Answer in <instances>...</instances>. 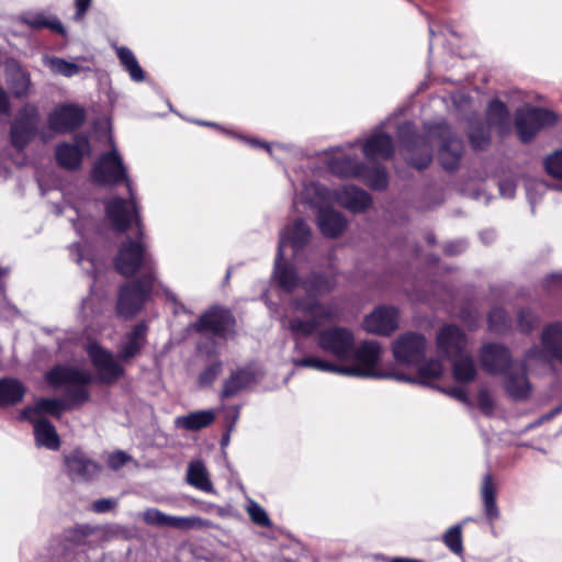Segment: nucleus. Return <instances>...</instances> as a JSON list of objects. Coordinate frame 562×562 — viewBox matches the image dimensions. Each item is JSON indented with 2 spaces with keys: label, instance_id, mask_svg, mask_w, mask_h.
<instances>
[{
  "label": "nucleus",
  "instance_id": "nucleus-58",
  "mask_svg": "<svg viewBox=\"0 0 562 562\" xmlns=\"http://www.w3.org/2000/svg\"><path fill=\"white\" fill-rule=\"evenodd\" d=\"M411 128H412L411 124L409 123H405L404 125H402L400 127V134H402L404 132H411Z\"/></svg>",
  "mask_w": 562,
  "mask_h": 562
},
{
  "label": "nucleus",
  "instance_id": "nucleus-41",
  "mask_svg": "<svg viewBox=\"0 0 562 562\" xmlns=\"http://www.w3.org/2000/svg\"><path fill=\"white\" fill-rule=\"evenodd\" d=\"M246 512L248 513L251 521L261 527H270L271 520L265 510L257 502L249 499L246 506Z\"/></svg>",
  "mask_w": 562,
  "mask_h": 562
},
{
  "label": "nucleus",
  "instance_id": "nucleus-39",
  "mask_svg": "<svg viewBox=\"0 0 562 562\" xmlns=\"http://www.w3.org/2000/svg\"><path fill=\"white\" fill-rule=\"evenodd\" d=\"M116 54L121 64L124 66L125 70L130 74L134 81L139 82L145 79L144 70L139 66L134 53L130 48L125 46L117 47Z\"/></svg>",
  "mask_w": 562,
  "mask_h": 562
},
{
  "label": "nucleus",
  "instance_id": "nucleus-63",
  "mask_svg": "<svg viewBox=\"0 0 562 562\" xmlns=\"http://www.w3.org/2000/svg\"><path fill=\"white\" fill-rule=\"evenodd\" d=\"M559 411H560V409H555V411L550 415V417H551V416H553L554 414L559 413Z\"/></svg>",
  "mask_w": 562,
  "mask_h": 562
},
{
  "label": "nucleus",
  "instance_id": "nucleus-27",
  "mask_svg": "<svg viewBox=\"0 0 562 562\" xmlns=\"http://www.w3.org/2000/svg\"><path fill=\"white\" fill-rule=\"evenodd\" d=\"M146 340V326L144 324L135 325L130 333L126 334L119 348V357L123 361L137 356Z\"/></svg>",
  "mask_w": 562,
  "mask_h": 562
},
{
  "label": "nucleus",
  "instance_id": "nucleus-36",
  "mask_svg": "<svg viewBox=\"0 0 562 562\" xmlns=\"http://www.w3.org/2000/svg\"><path fill=\"white\" fill-rule=\"evenodd\" d=\"M188 482L194 487L211 493L213 485L209 479L205 465L201 461H192L188 469Z\"/></svg>",
  "mask_w": 562,
  "mask_h": 562
},
{
  "label": "nucleus",
  "instance_id": "nucleus-23",
  "mask_svg": "<svg viewBox=\"0 0 562 562\" xmlns=\"http://www.w3.org/2000/svg\"><path fill=\"white\" fill-rule=\"evenodd\" d=\"M435 133L442 140V145L439 150L441 165L446 169L456 168L463 153V144L461 139L454 137L449 126L446 124H440Z\"/></svg>",
  "mask_w": 562,
  "mask_h": 562
},
{
  "label": "nucleus",
  "instance_id": "nucleus-24",
  "mask_svg": "<svg viewBox=\"0 0 562 562\" xmlns=\"http://www.w3.org/2000/svg\"><path fill=\"white\" fill-rule=\"evenodd\" d=\"M83 120L85 114L79 106L61 105L49 114L48 125L57 133H67L80 126Z\"/></svg>",
  "mask_w": 562,
  "mask_h": 562
},
{
  "label": "nucleus",
  "instance_id": "nucleus-6",
  "mask_svg": "<svg viewBox=\"0 0 562 562\" xmlns=\"http://www.w3.org/2000/svg\"><path fill=\"white\" fill-rule=\"evenodd\" d=\"M327 166L333 173L339 177L361 178L372 189L380 190L387 184L385 170L382 168L366 169L357 161L352 145L335 149L327 160Z\"/></svg>",
  "mask_w": 562,
  "mask_h": 562
},
{
  "label": "nucleus",
  "instance_id": "nucleus-15",
  "mask_svg": "<svg viewBox=\"0 0 562 562\" xmlns=\"http://www.w3.org/2000/svg\"><path fill=\"white\" fill-rule=\"evenodd\" d=\"M145 524L155 527H169L178 530L202 529L211 526L210 521L199 517L170 516L157 508H148L142 514Z\"/></svg>",
  "mask_w": 562,
  "mask_h": 562
},
{
  "label": "nucleus",
  "instance_id": "nucleus-22",
  "mask_svg": "<svg viewBox=\"0 0 562 562\" xmlns=\"http://www.w3.org/2000/svg\"><path fill=\"white\" fill-rule=\"evenodd\" d=\"M90 144L86 136H77L74 143H64L57 146L55 156L59 166L66 169H76L80 166L82 157L90 154Z\"/></svg>",
  "mask_w": 562,
  "mask_h": 562
},
{
  "label": "nucleus",
  "instance_id": "nucleus-26",
  "mask_svg": "<svg viewBox=\"0 0 562 562\" xmlns=\"http://www.w3.org/2000/svg\"><path fill=\"white\" fill-rule=\"evenodd\" d=\"M392 137L380 130L374 131L362 144V151L368 159H387L393 154Z\"/></svg>",
  "mask_w": 562,
  "mask_h": 562
},
{
  "label": "nucleus",
  "instance_id": "nucleus-50",
  "mask_svg": "<svg viewBox=\"0 0 562 562\" xmlns=\"http://www.w3.org/2000/svg\"><path fill=\"white\" fill-rule=\"evenodd\" d=\"M116 506V502L109 498H101L93 503L92 508L97 513H105Z\"/></svg>",
  "mask_w": 562,
  "mask_h": 562
},
{
  "label": "nucleus",
  "instance_id": "nucleus-38",
  "mask_svg": "<svg viewBox=\"0 0 562 562\" xmlns=\"http://www.w3.org/2000/svg\"><path fill=\"white\" fill-rule=\"evenodd\" d=\"M22 21L33 29L46 27L60 34L65 33V29L57 18L46 15L42 12L27 13L22 16Z\"/></svg>",
  "mask_w": 562,
  "mask_h": 562
},
{
  "label": "nucleus",
  "instance_id": "nucleus-28",
  "mask_svg": "<svg viewBox=\"0 0 562 562\" xmlns=\"http://www.w3.org/2000/svg\"><path fill=\"white\" fill-rule=\"evenodd\" d=\"M215 417L216 413L213 409L195 411L178 416L175 419V425L179 429L194 431L210 426L215 420Z\"/></svg>",
  "mask_w": 562,
  "mask_h": 562
},
{
  "label": "nucleus",
  "instance_id": "nucleus-53",
  "mask_svg": "<svg viewBox=\"0 0 562 562\" xmlns=\"http://www.w3.org/2000/svg\"><path fill=\"white\" fill-rule=\"evenodd\" d=\"M442 392L447 393L451 397L465 403L468 401V395L464 389L456 386L448 390H441Z\"/></svg>",
  "mask_w": 562,
  "mask_h": 562
},
{
  "label": "nucleus",
  "instance_id": "nucleus-1",
  "mask_svg": "<svg viewBox=\"0 0 562 562\" xmlns=\"http://www.w3.org/2000/svg\"><path fill=\"white\" fill-rule=\"evenodd\" d=\"M311 229L303 221H295L286 226L280 234L278 255L276 258L274 278L286 292L302 289L306 297H295L281 317V324L294 336L306 337L315 334L322 326L338 321L341 308L337 302L319 303L317 296L333 291L336 281L333 276L313 274L308 280L302 281L292 265L282 266L281 260L286 246L297 251L308 243Z\"/></svg>",
  "mask_w": 562,
  "mask_h": 562
},
{
  "label": "nucleus",
  "instance_id": "nucleus-19",
  "mask_svg": "<svg viewBox=\"0 0 562 562\" xmlns=\"http://www.w3.org/2000/svg\"><path fill=\"white\" fill-rule=\"evenodd\" d=\"M467 337L464 333L454 325H446L440 328L436 336V348L440 357L454 359L464 352Z\"/></svg>",
  "mask_w": 562,
  "mask_h": 562
},
{
  "label": "nucleus",
  "instance_id": "nucleus-2",
  "mask_svg": "<svg viewBox=\"0 0 562 562\" xmlns=\"http://www.w3.org/2000/svg\"><path fill=\"white\" fill-rule=\"evenodd\" d=\"M109 153L102 154L92 168V177L100 184H116L123 182L128 191V199L112 198L106 202V216L120 231L127 229L133 222L140 224L138 206L132 181L124 165L123 157L114 145L112 135L109 136Z\"/></svg>",
  "mask_w": 562,
  "mask_h": 562
},
{
  "label": "nucleus",
  "instance_id": "nucleus-56",
  "mask_svg": "<svg viewBox=\"0 0 562 562\" xmlns=\"http://www.w3.org/2000/svg\"><path fill=\"white\" fill-rule=\"evenodd\" d=\"M456 246H457V249H453L452 248L453 247L452 244L448 245L447 249H446L447 252L454 255V254L461 252L464 249V244L463 243H457Z\"/></svg>",
  "mask_w": 562,
  "mask_h": 562
},
{
  "label": "nucleus",
  "instance_id": "nucleus-61",
  "mask_svg": "<svg viewBox=\"0 0 562 562\" xmlns=\"http://www.w3.org/2000/svg\"><path fill=\"white\" fill-rule=\"evenodd\" d=\"M5 273H7V271H5L4 269H1V268H0V277H1V276H4Z\"/></svg>",
  "mask_w": 562,
  "mask_h": 562
},
{
  "label": "nucleus",
  "instance_id": "nucleus-20",
  "mask_svg": "<svg viewBox=\"0 0 562 562\" xmlns=\"http://www.w3.org/2000/svg\"><path fill=\"white\" fill-rule=\"evenodd\" d=\"M67 474L71 480L90 481L101 473V465L81 450H74L65 457Z\"/></svg>",
  "mask_w": 562,
  "mask_h": 562
},
{
  "label": "nucleus",
  "instance_id": "nucleus-45",
  "mask_svg": "<svg viewBox=\"0 0 562 562\" xmlns=\"http://www.w3.org/2000/svg\"><path fill=\"white\" fill-rule=\"evenodd\" d=\"M490 329L501 333L508 327V317L503 308H494L488 315Z\"/></svg>",
  "mask_w": 562,
  "mask_h": 562
},
{
  "label": "nucleus",
  "instance_id": "nucleus-34",
  "mask_svg": "<svg viewBox=\"0 0 562 562\" xmlns=\"http://www.w3.org/2000/svg\"><path fill=\"white\" fill-rule=\"evenodd\" d=\"M44 65L55 75H60L67 78L74 77L80 74L82 70H86L83 66L68 61L60 57L55 56H46L43 59Z\"/></svg>",
  "mask_w": 562,
  "mask_h": 562
},
{
  "label": "nucleus",
  "instance_id": "nucleus-47",
  "mask_svg": "<svg viewBox=\"0 0 562 562\" xmlns=\"http://www.w3.org/2000/svg\"><path fill=\"white\" fill-rule=\"evenodd\" d=\"M537 323V318L529 310H521L518 314V324L521 331H530Z\"/></svg>",
  "mask_w": 562,
  "mask_h": 562
},
{
  "label": "nucleus",
  "instance_id": "nucleus-16",
  "mask_svg": "<svg viewBox=\"0 0 562 562\" xmlns=\"http://www.w3.org/2000/svg\"><path fill=\"white\" fill-rule=\"evenodd\" d=\"M38 112L33 105L24 106L11 126V140L15 148L23 149L35 136Z\"/></svg>",
  "mask_w": 562,
  "mask_h": 562
},
{
  "label": "nucleus",
  "instance_id": "nucleus-48",
  "mask_svg": "<svg viewBox=\"0 0 562 562\" xmlns=\"http://www.w3.org/2000/svg\"><path fill=\"white\" fill-rule=\"evenodd\" d=\"M222 371V364L221 362H217V363H214V364H211L210 367H207L200 375V382L202 384H210L212 383L216 378L217 375L221 373Z\"/></svg>",
  "mask_w": 562,
  "mask_h": 562
},
{
  "label": "nucleus",
  "instance_id": "nucleus-8",
  "mask_svg": "<svg viewBox=\"0 0 562 562\" xmlns=\"http://www.w3.org/2000/svg\"><path fill=\"white\" fill-rule=\"evenodd\" d=\"M541 342L542 347L535 346L526 352L521 374L526 375V369L536 370L547 366L550 361L549 355L562 363V325L548 326L541 335Z\"/></svg>",
  "mask_w": 562,
  "mask_h": 562
},
{
  "label": "nucleus",
  "instance_id": "nucleus-32",
  "mask_svg": "<svg viewBox=\"0 0 562 562\" xmlns=\"http://www.w3.org/2000/svg\"><path fill=\"white\" fill-rule=\"evenodd\" d=\"M64 411V402L57 398H41L34 407H26L21 413L22 419H38L42 412L59 417Z\"/></svg>",
  "mask_w": 562,
  "mask_h": 562
},
{
  "label": "nucleus",
  "instance_id": "nucleus-4",
  "mask_svg": "<svg viewBox=\"0 0 562 562\" xmlns=\"http://www.w3.org/2000/svg\"><path fill=\"white\" fill-rule=\"evenodd\" d=\"M482 368L491 374H504V386L510 397L517 401L530 395L531 385L525 374H518V368L512 363L509 351L496 344L482 347L480 352Z\"/></svg>",
  "mask_w": 562,
  "mask_h": 562
},
{
  "label": "nucleus",
  "instance_id": "nucleus-25",
  "mask_svg": "<svg viewBox=\"0 0 562 562\" xmlns=\"http://www.w3.org/2000/svg\"><path fill=\"white\" fill-rule=\"evenodd\" d=\"M331 201L346 207L347 210L359 213L367 210L371 205L370 195L353 186H346L339 190L330 192Z\"/></svg>",
  "mask_w": 562,
  "mask_h": 562
},
{
  "label": "nucleus",
  "instance_id": "nucleus-30",
  "mask_svg": "<svg viewBox=\"0 0 562 562\" xmlns=\"http://www.w3.org/2000/svg\"><path fill=\"white\" fill-rule=\"evenodd\" d=\"M30 420L34 424L36 443L50 450H57L60 446V440L54 425L45 418Z\"/></svg>",
  "mask_w": 562,
  "mask_h": 562
},
{
  "label": "nucleus",
  "instance_id": "nucleus-64",
  "mask_svg": "<svg viewBox=\"0 0 562 562\" xmlns=\"http://www.w3.org/2000/svg\"><path fill=\"white\" fill-rule=\"evenodd\" d=\"M530 186H531V183H530V184H528V188H527V191H528V194H529V195H530Z\"/></svg>",
  "mask_w": 562,
  "mask_h": 562
},
{
  "label": "nucleus",
  "instance_id": "nucleus-12",
  "mask_svg": "<svg viewBox=\"0 0 562 562\" xmlns=\"http://www.w3.org/2000/svg\"><path fill=\"white\" fill-rule=\"evenodd\" d=\"M558 116L554 112L541 108H525L516 113V130L519 138L530 142L543 127L555 124Z\"/></svg>",
  "mask_w": 562,
  "mask_h": 562
},
{
  "label": "nucleus",
  "instance_id": "nucleus-31",
  "mask_svg": "<svg viewBox=\"0 0 562 562\" xmlns=\"http://www.w3.org/2000/svg\"><path fill=\"white\" fill-rule=\"evenodd\" d=\"M452 361V375L457 382L468 383L475 379L476 367L473 358L463 352L456 357Z\"/></svg>",
  "mask_w": 562,
  "mask_h": 562
},
{
  "label": "nucleus",
  "instance_id": "nucleus-33",
  "mask_svg": "<svg viewBox=\"0 0 562 562\" xmlns=\"http://www.w3.org/2000/svg\"><path fill=\"white\" fill-rule=\"evenodd\" d=\"M25 394L24 385L15 379L0 380V406L13 405Z\"/></svg>",
  "mask_w": 562,
  "mask_h": 562
},
{
  "label": "nucleus",
  "instance_id": "nucleus-49",
  "mask_svg": "<svg viewBox=\"0 0 562 562\" xmlns=\"http://www.w3.org/2000/svg\"><path fill=\"white\" fill-rule=\"evenodd\" d=\"M92 0H75L76 13L74 19L76 21H81L86 15L87 11L90 9Z\"/></svg>",
  "mask_w": 562,
  "mask_h": 562
},
{
  "label": "nucleus",
  "instance_id": "nucleus-5",
  "mask_svg": "<svg viewBox=\"0 0 562 562\" xmlns=\"http://www.w3.org/2000/svg\"><path fill=\"white\" fill-rule=\"evenodd\" d=\"M301 198L318 210L317 224L324 236L335 238L345 231L346 218L330 207L334 203L330 191L317 183H308L304 186Z\"/></svg>",
  "mask_w": 562,
  "mask_h": 562
},
{
  "label": "nucleus",
  "instance_id": "nucleus-40",
  "mask_svg": "<svg viewBox=\"0 0 562 562\" xmlns=\"http://www.w3.org/2000/svg\"><path fill=\"white\" fill-rule=\"evenodd\" d=\"M445 544L456 554H461L463 551L462 544V526L454 525L450 527L442 537Z\"/></svg>",
  "mask_w": 562,
  "mask_h": 562
},
{
  "label": "nucleus",
  "instance_id": "nucleus-29",
  "mask_svg": "<svg viewBox=\"0 0 562 562\" xmlns=\"http://www.w3.org/2000/svg\"><path fill=\"white\" fill-rule=\"evenodd\" d=\"M257 381V372L252 368L238 370L225 381L223 397H232Z\"/></svg>",
  "mask_w": 562,
  "mask_h": 562
},
{
  "label": "nucleus",
  "instance_id": "nucleus-10",
  "mask_svg": "<svg viewBox=\"0 0 562 562\" xmlns=\"http://www.w3.org/2000/svg\"><path fill=\"white\" fill-rule=\"evenodd\" d=\"M115 267L123 276H133L140 268H144L147 273L142 280L149 277L154 280L155 265L153 258L146 251L144 245L138 241L128 240L121 246L115 259Z\"/></svg>",
  "mask_w": 562,
  "mask_h": 562
},
{
  "label": "nucleus",
  "instance_id": "nucleus-17",
  "mask_svg": "<svg viewBox=\"0 0 562 562\" xmlns=\"http://www.w3.org/2000/svg\"><path fill=\"white\" fill-rule=\"evenodd\" d=\"M366 331L380 336H390L398 328V312L395 307L381 305L363 319Z\"/></svg>",
  "mask_w": 562,
  "mask_h": 562
},
{
  "label": "nucleus",
  "instance_id": "nucleus-55",
  "mask_svg": "<svg viewBox=\"0 0 562 562\" xmlns=\"http://www.w3.org/2000/svg\"><path fill=\"white\" fill-rule=\"evenodd\" d=\"M71 256L74 258V260L79 263V265H83V257L81 255V251L79 249V246L78 245H74L72 248H71Z\"/></svg>",
  "mask_w": 562,
  "mask_h": 562
},
{
  "label": "nucleus",
  "instance_id": "nucleus-42",
  "mask_svg": "<svg viewBox=\"0 0 562 562\" xmlns=\"http://www.w3.org/2000/svg\"><path fill=\"white\" fill-rule=\"evenodd\" d=\"M423 148H422V155L418 158H415L413 154L415 153L416 145L419 144V142L414 144H407V151L412 154V156L407 157L409 164H412L414 167L418 169L426 168L429 162L431 161V149L430 147L423 140Z\"/></svg>",
  "mask_w": 562,
  "mask_h": 562
},
{
  "label": "nucleus",
  "instance_id": "nucleus-9",
  "mask_svg": "<svg viewBox=\"0 0 562 562\" xmlns=\"http://www.w3.org/2000/svg\"><path fill=\"white\" fill-rule=\"evenodd\" d=\"M487 127L475 122L471 123L469 128V139L475 149H484L491 140L490 130L494 128L499 134L507 131L508 111L506 105L499 100H493L487 106Z\"/></svg>",
  "mask_w": 562,
  "mask_h": 562
},
{
  "label": "nucleus",
  "instance_id": "nucleus-57",
  "mask_svg": "<svg viewBox=\"0 0 562 562\" xmlns=\"http://www.w3.org/2000/svg\"><path fill=\"white\" fill-rule=\"evenodd\" d=\"M391 562H420L419 560L414 559H405V558H394Z\"/></svg>",
  "mask_w": 562,
  "mask_h": 562
},
{
  "label": "nucleus",
  "instance_id": "nucleus-11",
  "mask_svg": "<svg viewBox=\"0 0 562 562\" xmlns=\"http://www.w3.org/2000/svg\"><path fill=\"white\" fill-rule=\"evenodd\" d=\"M355 344L356 339L352 331L341 326L329 327L321 330L317 335L319 349L340 361L351 359Z\"/></svg>",
  "mask_w": 562,
  "mask_h": 562
},
{
  "label": "nucleus",
  "instance_id": "nucleus-14",
  "mask_svg": "<svg viewBox=\"0 0 562 562\" xmlns=\"http://www.w3.org/2000/svg\"><path fill=\"white\" fill-rule=\"evenodd\" d=\"M154 280L149 277L146 280L130 282L121 288L117 299V313L124 318L135 315L147 299Z\"/></svg>",
  "mask_w": 562,
  "mask_h": 562
},
{
  "label": "nucleus",
  "instance_id": "nucleus-62",
  "mask_svg": "<svg viewBox=\"0 0 562 562\" xmlns=\"http://www.w3.org/2000/svg\"><path fill=\"white\" fill-rule=\"evenodd\" d=\"M552 278H562V274H554Z\"/></svg>",
  "mask_w": 562,
  "mask_h": 562
},
{
  "label": "nucleus",
  "instance_id": "nucleus-51",
  "mask_svg": "<svg viewBox=\"0 0 562 562\" xmlns=\"http://www.w3.org/2000/svg\"><path fill=\"white\" fill-rule=\"evenodd\" d=\"M516 190V183L514 180H504L499 182V193L504 198H513Z\"/></svg>",
  "mask_w": 562,
  "mask_h": 562
},
{
  "label": "nucleus",
  "instance_id": "nucleus-21",
  "mask_svg": "<svg viewBox=\"0 0 562 562\" xmlns=\"http://www.w3.org/2000/svg\"><path fill=\"white\" fill-rule=\"evenodd\" d=\"M235 319L227 310L212 308L194 324L199 331H210L215 335L227 337L233 333Z\"/></svg>",
  "mask_w": 562,
  "mask_h": 562
},
{
  "label": "nucleus",
  "instance_id": "nucleus-35",
  "mask_svg": "<svg viewBox=\"0 0 562 562\" xmlns=\"http://www.w3.org/2000/svg\"><path fill=\"white\" fill-rule=\"evenodd\" d=\"M481 494L485 507V514L490 520L498 517L496 505V490L491 474H485L482 482Z\"/></svg>",
  "mask_w": 562,
  "mask_h": 562
},
{
  "label": "nucleus",
  "instance_id": "nucleus-18",
  "mask_svg": "<svg viewBox=\"0 0 562 562\" xmlns=\"http://www.w3.org/2000/svg\"><path fill=\"white\" fill-rule=\"evenodd\" d=\"M87 352L102 381L112 382L123 374V368L113 353L97 342L88 344Z\"/></svg>",
  "mask_w": 562,
  "mask_h": 562
},
{
  "label": "nucleus",
  "instance_id": "nucleus-52",
  "mask_svg": "<svg viewBox=\"0 0 562 562\" xmlns=\"http://www.w3.org/2000/svg\"><path fill=\"white\" fill-rule=\"evenodd\" d=\"M479 405L485 413H490L493 409V400L485 391L479 393Z\"/></svg>",
  "mask_w": 562,
  "mask_h": 562
},
{
  "label": "nucleus",
  "instance_id": "nucleus-44",
  "mask_svg": "<svg viewBox=\"0 0 562 562\" xmlns=\"http://www.w3.org/2000/svg\"><path fill=\"white\" fill-rule=\"evenodd\" d=\"M546 171L555 179L562 180V149L557 150L546 157L544 159Z\"/></svg>",
  "mask_w": 562,
  "mask_h": 562
},
{
  "label": "nucleus",
  "instance_id": "nucleus-60",
  "mask_svg": "<svg viewBox=\"0 0 562 562\" xmlns=\"http://www.w3.org/2000/svg\"><path fill=\"white\" fill-rule=\"evenodd\" d=\"M535 186L539 187V188H544V183L543 182H535L533 183Z\"/></svg>",
  "mask_w": 562,
  "mask_h": 562
},
{
  "label": "nucleus",
  "instance_id": "nucleus-3",
  "mask_svg": "<svg viewBox=\"0 0 562 562\" xmlns=\"http://www.w3.org/2000/svg\"><path fill=\"white\" fill-rule=\"evenodd\" d=\"M382 348L379 342L373 340L363 341L358 347H353L351 364H342V375L358 378L375 379H395L398 381H418L422 384H429L443 373L445 367L438 359H431L418 368L416 379H411L404 374H395L379 368Z\"/></svg>",
  "mask_w": 562,
  "mask_h": 562
},
{
  "label": "nucleus",
  "instance_id": "nucleus-13",
  "mask_svg": "<svg viewBox=\"0 0 562 562\" xmlns=\"http://www.w3.org/2000/svg\"><path fill=\"white\" fill-rule=\"evenodd\" d=\"M428 342L424 335L408 331L400 335L392 342L394 359L405 366H416L425 357Z\"/></svg>",
  "mask_w": 562,
  "mask_h": 562
},
{
  "label": "nucleus",
  "instance_id": "nucleus-43",
  "mask_svg": "<svg viewBox=\"0 0 562 562\" xmlns=\"http://www.w3.org/2000/svg\"><path fill=\"white\" fill-rule=\"evenodd\" d=\"M11 89L18 97L27 92L31 81L29 75L20 68L14 70L13 77L10 79Z\"/></svg>",
  "mask_w": 562,
  "mask_h": 562
},
{
  "label": "nucleus",
  "instance_id": "nucleus-7",
  "mask_svg": "<svg viewBox=\"0 0 562 562\" xmlns=\"http://www.w3.org/2000/svg\"><path fill=\"white\" fill-rule=\"evenodd\" d=\"M45 379L54 387L67 386L66 398L75 403H85L89 400L86 385L92 381L87 370L57 366L47 371Z\"/></svg>",
  "mask_w": 562,
  "mask_h": 562
},
{
  "label": "nucleus",
  "instance_id": "nucleus-54",
  "mask_svg": "<svg viewBox=\"0 0 562 562\" xmlns=\"http://www.w3.org/2000/svg\"><path fill=\"white\" fill-rule=\"evenodd\" d=\"M9 114L8 95L2 88H0V116Z\"/></svg>",
  "mask_w": 562,
  "mask_h": 562
},
{
  "label": "nucleus",
  "instance_id": "nucleus-46",
  "mask_svg": "<svg viewBox=\"0 0 562 562\" xmlns=\"http://www.w3.org/2000/svg\"><path fill=\"white\" fill-rule=\"evenodd\" d=\"M131 460V457L123 451H115L109 454L106 464L112 470H119Z\"/></svg>",
  "mask_w": 562,
  "mask_h": 562
},
{
  "label": "nucleus",
  "instance_id": "nucleus-37",
  "mask_svg": "<svg viewBox=\"0 0 562 562\" xmlns=\"http://www.w3.org/2000/svg\"><path fill=\"white\" fill-rule=\"evenodd\" d=\"M292 362L294 367L310 368L322 372H333L342 375V364H335L321 357L308 356L301 359H293Z\"/></svg>",
  "mask_w": 562,
  "mask_h": 562
},
{
  "label": "nucleus",
  "instance_id": "nucleus-59",
  "mask_svg": "<svg viewBox=\"0 0 562 562\" xmlns=\"http://www.w3.org/2000/svg\"><path fill=\"white\" fill-rule=\"evenodd\" d=\"M254 145H256V146H263L265 148H267L268 150H270V146H269V145L260 144L259 142H254Z\"/></svg>",
  "mask_w": 562,
  "mask_h": 562
}]
</instances>
